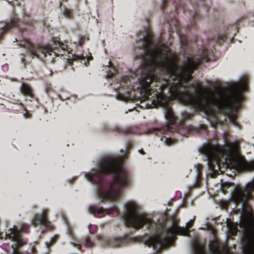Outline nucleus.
Here are the masks:
<instances>
[{
	"label": "nucleus",
	"instance_id": "7",
	"mask_svg": "<svg viewBox=\"0 0 254 254\" xmlns=\"http://www.w3.org/2000/svg\"><path fill=\"white\" fill-rule=\"evenodd\" d=\"M27 226L26 224L23 225L20 229H18L17 227H14L13 228L9 229L8 232L4 235L5 238H9L16 243L18 246H22L26 243L23 241L20 235V232L26 231Z\"/></svg>",
	"mask_w": 254,
	"mask_h": 254
},
{
	"label": "nucleus",
	"instance_id": "3",
	"mask_svg": "<svg viewBox=\"0 0 254 254\" xmlns=\"http://www.w3.org/2000/svg\"><path fill=\"white\" fill-rule=\"evenodd\" d=\"M220 147L207 144L200 149L207 159L209 175L214 177L219 172H223L222 168L234 169L238 172L254 170V161L247 162L241 156L237 142L226 143Z\"/></svg>",
	"mask_w": 254,
	"mask_h": 254
},
{
	"label": "nucleus",
	"instance_id": "20",
	"mask_svg": "<svg viewBox=\"0 0 254 254\" xmlns=\"http://www.w3.org/2000/svg\"><path fill=\"white\" fill-rule=\"evenodd\" d=\"M228 205V202L225 201H221L220 202V206L222 208L225 209Z\"/></svg>",
	"mask_w": 254,
	"mask_h": 254
},
{
	"label": "nucleus",
	"instance_id": "4",
	"mask_svg": "<svg viewBox=\"0 0 254 254\" xmlns=\"http://www.w3.org/2000/svg\"><path fill=\"white\" fill-rule=\"evenodd\" d=\"M54 42L57 46L61 49L62 52L64 54L56 53L49 45L40 46L37 45L32 44L27 39L23 40L20 43L19 45L26 49L27 52L25 57L22 59L23 62L24 63L28 62L29 57L32 59L37 57L41 60H46L50 62H53L55 57H57L60 55L64 56L65 54V53L68 54L66 60L69 64H71L73 61H79L86 66H87V61L92 60V57L90 55L84 56V55H79L69 53L66 50V45L59 41H55Z\"/></svg>",
	"mask_w": 254,
	"mask_h": 254
},
{
	"label": "nucleus",
	"instance_id": "15",
	"mask_svg": "<svg viewBox=\"0 0 254 254\" xmlns=\"http://www.w3.org/2000/svg\"><path fill=\"white\" fill-rule=\"evenodd\" d=\"M161 139L164 142L165 144L167 145H170L172 144L174 142V140L173 139L169 138L167 136L163 137Z\"/></svg>",
	"mask_w": 254,
	"mask_h": 254
},
{
	"label": "nucleus",
	"instance_id": "33",
	"mask_svg": "<svg viewBox=\"0 0 254 254\" xmlns=\"http://www.w3.org/2000/svg\"><path fill=\"white\" fill-rule=\"evenodd\" d=\"M156 130L155 129H152V130H153V131H154V130Z\"/></svg>",
	"mask_w": 254,
	"mask_h": 254
},
{
	"label": "nucleus",
	"instance_id": "12",
	"mask_svg": "<svg viewBox=\"0 0 254 254\" xmlns=\"http://www.w3.org/2000/svg\"><path fill=\"white\" fill-rule=\"evenodd\" d=\"M17 22L15 19L12 20L10 23L0 22V31L1 32H6L10 27L16 26Z\"/></svg>",
	"mask_w": 254,
	"mask_h": 254
},
{
	"label": "nucleus",
	"instance_id": "5",
	"mask_svg": "<svg viewBox=\"0 0 254 254\" xmlns=\"http://www.w3.org/2000/svg\"><path fill=\"white\" fill-rule=\"evenodd\" d=\"M189 231L186 228L180 227L173 224L170 227H166L163 224L159 225L157 233L145 241V244L153 247L157 251L171 245L176 234L186 236Z\"/></svg>",
	"mask_w": 254,
	"mask_h": 254
},
{
	"label": "nucleus",
	"instance_id": "26",
	"mask_svg": "<svg viewBox=\"0 0 254 254\" xmlns=\"http://www.w3.org/2000/svg\"><path fill=\"white\" fill-rule=\"evenodd\" d=\"M181 42L183 44H185L186 41V38L185 36L181 37Z\"/></svg>",
	"mask_w": 254,
	"mask_h": 254
},
{
	"label": "nucleus",
	"instance_id": "21",
	"mask_svg": "<svg viewBox=\"0 0 254 254\" xmlns=\"http://www.w3.org/2000/svg\"><path fill=\"white\" fill-rule=\"evenodd\" d=\"M170 129V127L169 126H167L165 127H162L160 130L161 131L163 132H165L168 130H169Z\"/></svg>",
	"mask_w": 254,
	"mask_h": 254
},
{
	"label": "nucleus",
	"instance_id": "10",
	"mask_svg": "<svg viewBox=\"0 0 254 254\" xmlns=\"http://www.w3.org/2000/svg\"><path fill=\"white\" fill-rule=\"evenodd\" d=\"M47 210H44L41 214L37 215L32 220V224L34 226H36L39 224H42L48 229H52L53 228V226L47 219Z\"/></svg>",
	"mask_w": 254,
	"mask_h": 254
},
{
	"label": "nucleus",
	"instance_id": "11",
	"mask_svg": "<svg viewBox=\"0 0 254 254\" xmlns=\"http://www.w3.org/2000/svg\"><path fill=\"white\" fill-rule=\"evenodd\" d=\"M71 243L78 249H80V246L82 245L87 248H90L93 246V243L91 242L89 238H86L85 241L82 243L79 240L77 239H75L71 241Z\"/></svg>",
	"mask_w": 254,
	"mask_h": 254
},
{
	"label": "nucleus",
	"instance_id": "25",
	"mask_svg": "<svg viewBox=\"0 0 254 254\" xmlns=\"http://www.w3.org/2000/svg\"><path fill=\"white\" fill-rule=\"evenodd\" d=\"M67 233L71 237H73V234H72V232H71V230L70 227H68Z\"/></svg>",
	"mask_w": 254,
	"mask_h": 254
},
{
	"label": "nucleus",
	"instance_id": "30",
	"mask_svg": "<svg viewBox=\"0 0 254 254\" xmlns=\"http://www.w3.org/2000/svg\"><path fill=\"white\" fill-rule=\"evenodd\" d=\"M79 44L80 45H81L83 44V42L81 40H79Z\"/></svg>",
	"mask_w": 254,
	"mask_h": 254
},
{
	"label": "nucleus",
	"instance_id": "9",
	"mask_svg": "<svg viewBox=\"0 0 254 254\" xmlns=\"http://www.w3.org/2000/svg\"><path fill=\"white\" fill-rule=\"evenodd\" d=\"M98 239L102 242V245H106L109 243L110 246L114 247H118L122 244H125L128 241V238L127 237L124 238H115L111 240L110 242H109V240L106 237L103 236H98Z\"/></svg>",
	"mask_w": 254,
	"mask_h": 254
},
{
	"label": "nucleus",
	"instance_id": "22",
	"mask_svg": "<svg viewBox=\"0 0 254 254\" xmlns=\"http://www.w3.org/2000/svg\"><path fill=\"white\" fill-rule=\"evenodd\" d=\"M55 241V238H53L52 239V240H50V242H46V245L48 247L52 243H54Z\"/></svg>",
	"mask_w": 254,
	"mask_h": 254
},
{
	"label": "nucleus",
	"instance_id": "18",
	"mask_svg": "<svg viewBox=\"0 0 254 254\" xmlns=\"http://www.w3.org/2000/svg\"><path fill=\"white\" fill-rule=\"evenodd\" d=\"M97 227L96 225H89V230L91 233H94L97 231Z\"/></svg>",
	"mask_w": 254,
	"mask_h": 254
},
{
	"label": "nucleus",
	"instance_id": "17",
	"mask_svg": "<svg viewBox=\"0 0 254 254\" xmlns=\"http://www.w3.org/2000/svg\"><path fill=\"white\" fill-rule=\"evenodd\" d=\"M3 238V234L0 233V239H2ZM13 249V253L12 254H23L22 252H21L18 249H17L14 247L12 248Z\"/></svg>",
	"mask_w": 254,
	"mask_h": 254
},
{
	"label": "nucleus",
	"instance_id": "32",
	"mask_svg": "<svg viewBox=\"0 0 254 254\" xmlns=\"http://www.w3.org/2000/svg\"><path fill=\"white\" fill-rule=\"evenodd\" d=\"M173 23H174V22H173V21H172V22H171V24H170V25H172L173 24ZM175 23V22H174V23Z\"/></svg>",
	"mask_w": 254,
	"mask_h": 254
},
{
	"label": "nucleus",
	"instance_id": "19",
	"mask_svg": "<svg viewBox=\"0 0 254 254\" xmlns=\"http://www.w3.org/2000/svg\"><path fill=\"white\" fill-rule=\"evenodd\" d=\"M64 15L67 18H69L71 15V11L70 9L65 8L64 11Z\"/></svg>",
	"mask_w": 254,
	"mask_h": 254
},
{
	"label": "nucleus",
	"instance_id": "13",
	"mask_svg": "<svg viewBox=\"0 0 254 254\" xmlns=\"http://www.w3.org/2000/svg\"><path fill=\"white\" fill-rule=\"evenodd\" d=\"M192 128L190 126L182 125L179 128L178 132L183 136H188L190 132H192Z\"/></svg>",
	"mask_w": 254,
	"mask_h": 254
},
{
	"label": "nucleus",
	"instance_id": "16",
	"mask_svg": "<svg viewBox=\"0 0 254 254\" xmlns=\"http://www.w3.org/2000/svg\"><path fill=\"white\" fill-rule=\"evenodd\" d=\"M109 66L112 68V71L108 73L107 76L109 77H112L114 73L116 71V69L113 66L112 63L110 61L108 62Z\"/></svg>",
	"mask_w": 254,
	"mask_h": 254
},
{
	"label": "nucleus",
	"instance_id": "14",
	"mask_svg": "<svg viewBox=\"0 0 254 254\" xmlns=\"http://www.w3.org/2000/svg\"><path fill=\"white\" fill-rule=\"evenodd\" d=\"M21 92L25 95L32 96V91L30 87L23 83L20 88Z\"/></svg>",
	"mask_w": 254,
	"mask_h": 254
},
{
	"label": "nucleus",
	"instance_id": "27",
	"mask_svg": "<svg viewBox=\"0 0 254 254\" xmlns=\"http://www.w3.org/2000/svg\"><path fill=\"white\" fill-rule=\"evenodd\" d=\"M23 115L25 118H29L30 117V115L28 113L27 111H26L25 113H24Z\"/></svg>",
	"mask_w": 254,
	"mask_h": 254
},
{
	"label": "nucleus",
	"instance_id": "23",
	"mask_svg": "<svg viewBox=\"0 0 254 254\" xmlns=\"http://www.w3.org/2000/svg\"><path fill=\"white\" fill-rule=\"evenodd\" d=\"M195 167L197 169V174H199L201 166L200 165L197 164L195 166Z\"/></svg>",
	"mask_w": 254,
	"mask_h": 254
},
{
	"label": "nucleus",
	"instance_id": "1",
	"mask_svg": "<svg viewBox=\"0 0 254 254\" xmlns=\"http://www.w3.org/2000/svg\"><path fill=\"white\" fill-rule=\"evenodd\" d=\"M142 46V74L138 82L126 93L118 94V99L127 102L144 100L150 97L154 106L164 108L165 117L170 124L175 122L176 118L170 102L176 99L216 119L218 112L224 113L232 123L236 125L235 114L229 113L241 106L242 92L247 88L245 79L232 83L228 90L212 91L196 83L191 85L195 91L191 94L188 81L200 60L207 61L206 50L203 51L201 58H186L180 67L169 48L164 44L153 45L150 37H145Z\"/></svg>",
	"mask_w": 254,
	"mask_h": 254
},
{
	"label": "nucleus",
	"instance_id": "29",
	"mask_svg": "<svg viewBox=\"0 0 254 254\" xmlns=\"http://www.w3.org/2000/svg\"><path fill=\"white\" fill-rule=\"evenodd\" d=\"M190 117V115L188 113H185L184 114V118L187 119L189 118Z\"/></svg>",
	"mask_w": 254,
	"mask_h": 254
},
{
	"label": "nucleus",
	"instance_id": "31",
	"mask_svg": "<svg viewBox=\"0 0 254 254\" xmlns=\"http://www.w3.org/2000/svg\"><path fill=\"white\" fill-rule=\"evenodd\" d=\"M139 152L141 154H143V151L142 150H139Z\"/></svg>",
	"mask_w": 254,
	"mask_h": 254
},
{
	"label": "nucleus",
	"instance_id": "8",
	"mask_svg": "<svg viewBox=\"0 0 254 254\" xmlns=\"http://www.w3.org/2000/svg\"><path fill=\"white\" fill-rule=\"evenodd\" d=\"M89 210L90 212L92 213L95 216L99 218L103 217L106 214H117L118 212V208L115 206L107 210H104L102 208H98L92 206L89 207Z\"/></svg>",
	"mask_w": 254,
	"mask_h": 254
},
{
	"label": "nucleus",
	"instance_id": "2",
	"mask_svg": "<svg viewBox=\"0 0 254 254\" xmlns=\"http://www.w3.org/2000/svg\"><path fill=\"white\" fill-rule=\"evenodd\" d=\"M124 156L104 157L98 168L86 173L87 180L97 186V195L102 201H116L130 182L129 176L122 162Z\"/></svg>",
	"mask_w": 254,
	"mask_h": 254
},
{
	"label": "nucleus",
	"instance_id": "28",
	"mask_svg": "<svg viewBox=\"0 0 254 254\" xmlns=\"http://www.w3.org/2000/svg\"><path fill=\"white\" fill-rule=\"evenodd\" d=\"M128 79V77L124 76V77L122 78V81L126 82Z\"/></svg>",
	"mask_w": 254,
	"mask_h": 254
},
{
	"label": "nucleus",
	"instance_id": "6",
	"mask_svg": "<svg viewBox=\"0 0 254 254\" xmlns=\"http://www.w3.org/2000/svg\"><path fill=\"white\" fill-rule=\"evenodd\" d=\"M125 207L126 210L123 218L127 225L138 229L143 225L148 227L152 225L150 215L141 212L135 202L129 201L126 203Z\"/></svg>",
	"mask_w": 254,
	"mask_h": 254
},
{
	"label": "nucleus",
	"instance_id": "24",
	"mask_svg": "<svg viewBox=\"0 0 254 254\" xmlns=\"http://www.w3.org/2000/svg\"><path fill=\"white\" fill-rule=\"evenodd\" d=\"M229 186V184H227V185H222V191L225 193V189Z\"/></svg>",
	"mask_w": 254,
	"mask_h": 254
}]
</instances>
